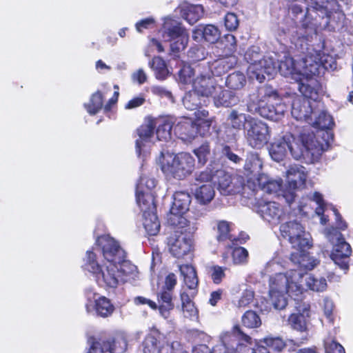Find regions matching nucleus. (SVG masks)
<instances>
[{
  "mask_svg": "<svg viewBox=\"0 0 353 353\" xmlns=\"http://www.w3.org/2000/svg\"><path fill=\"white\" fill-rule=\"evenodd\" d=\"M321 135L324 140L323 143L319 142L311 132H302L298 139L285 135L271 144L270 155L274 161L279 162L284 159L289 150L294 159H303L306 163H313L318 161L323 152L329 148L331 134L321 132Z\"/></svg>",
  "mask_w": 353,
  "mask_h": 353,
  "instance_id": "nucleus-1",
  "label": "nucleus"
},
{
  "mask_svg": "<svg viewBox=\"0 0 353 353\" xmlns=\"http://www.w3.org/2000/svg\"><path fill=\"white\" fill-rule=\"evenodd\" d=\"M302 274L296 270H290L285 273H279L270 279L269 294L270 301L275 309L283 310L288 304V296L294 300L302 294L303 287L299 284Z\"/></svg>",
  "mask_w": 353,
  "mask_h": 353,
  "instance_id": "nucleus-2",
  "label": "nucleus"
},
{
  "mask_svg": "<svg viewBox=\"0 0 353 353\" xmlns=\"http://www.w3.org/2000/svg\"><path fill=\"white\" fill-rule=\"evenodd\" d=\"M286 108L277 92L269 86H264L257 93L251 94L248 103L250 112L258 113L262 117L273 121L279 120Z\"/></svg>",
  "mask_w": 353,
  "mask_h": 353,
  "instance_id": "nucleus-3",
  "label": "nucleus"
},
{
  "mask_svg": "<svg viewBox=\"0 0 353 353\" xmlns=\"http://www.w3.org/2000/svg\"><path fill=\"white\" fill-rule=\"evenodd\" d=\"M97 248L87 251L85 256V268L95 275L97 281L101 285L115 288L123 282L124 278L119 272L117 263H105L101 265L97 261Z\"/></svg>",
  "mask_w": 353,
  "mask_h": 353,
  "instance_id": "nucleus-4",
  "label": "nucleus"
},
{
  "mask_svg": "<svg viewBox=\"0 0 353 353\" xmlns=\"http://www.w3.org/2000/svg\"><path fill=\"white\" fill-rule=\"evenodd\" d=\"M253 48L248 50L245 55V59L250 63L248 72L251 79H256L259 82H263L266 78L273 79L278 72V60L276 55H267L262 59L257 61L259 54Z\"/></svg>",
  "mask_w": 353,
  "mask_h": 353,
  "instance_id": "nucleus-5",
  "label": "nucleus"
},
{
  "mask_svg": "<svg viewBox=\"0 0 353 353\" xmlns=\"http://www.w3.org/2000/svg\"><path fill=\"white\" fill-rule=\"evenodd\" d=\"M161 170L167 176L183 179L190 175L194 168V159L188 153L176 155L170 152H161Z\"/></svg>",
  "mask_w": 353,
  "mask_h": 353,
  "instance_id": "nucleus-6",
  "label": "nucleus"
},
{
  "mask_svg": "<svg viewBox=\"0 0 353 353\" xmlns=\"http://www.w3.org/2000/svg\"><path fill=\"white\" fill-rule=\"evenodd\" d=\"M331 0H309L303 26L316 30L329 23L330 12L327 5Z\"/></svg>",
  "mask_w": 353,
  "mask_h": 353,
  "instance_id": "nucleus-7",
  "label": "nucleus"
},
{
  "mask_svg": "<svg viewBox=\"0 0 353 353\" xmlns=\"http://www.w3.org/2000/svg\"><path fill=\"white\" fill-rule=\"evenodd\" d=\"M282 236L287 239L294 249H309L312 246L311 236L303 225L296 221L286 222L280 226Z\"/></svg>",
  "mask_w": 353,
  "mask_h": 353,
  "instance_id": "nucleus-8",
  "label": "nucleus"
},
{
  "mask_svg": "<svg viewBox=\"0 0 353 353\" xmlns=\"http://www.w3.org/2000/svg\"><path fill=\"white\" fill-rule=\"evenodd\" d=\"M326 236L332 243H336L331 254L332 260L342 270H347L348 258L352 253L350 244L345 241L342 234L336 229L328 230Z\"/></svg>",
  "mask_w": 353,
  "mask_h": 353,
  "instance_id": "nucleus-9",
  "label": "nucleus"
},
{
  "mask_svg": "<svg viewBox=\"0 0 353 353\" xmlns=\"http://www.w3.org/2000/svg\"><path fill=\"white\" fill-rule=\"evenodd\" d=\"M187 229L176 230L168 239V245L171 254L177 258L182 259L188 255L192 250L193 243L190 233L195 230L194 227Z\"/></svg>",
  "mask_w": 353,
  "mask_h": 353,
  "instance_id": "nucleus-10",
  "label": "nucleus"
},
{
  "mask_svg": "<svg viewBox=\"0 0 353 353\" xmlns=\"http://www.w3.org/2000/svg\"><path fill=\"white\" fill-rule=\"evenodd\" d=\"M244 136L248 144L256 149L263 147L270 138L267 124L254 118L245 127Z\"/></svg>",
  "mask_w": 353,
  "mask_h": 353,
  "instance_id": "nucleus-11",
  "label": "nucleus"
},
{
  "mask_svg": "<svg viewBox=\"0 0 353 353\" xmlns=\"http://www.w3.org/2000/svg\"><path fill=\"white\" fill-rule=\"evenodd\" d=\"M163 37L167 41L170 42V48L172 52H179L185 48L188 41V34L180 24L166 19L163 26Z\"/></svg>",
  "mask_w": 353,
  "mask_h": 353,
  "instance_id": "nucleus-12",
  "label": "nucleus"
},
{
  "mask_svg": "<svg viewBox=\"0 0 353 353\" xmlns=\"http://www.w3.org/2000/svg\"><path fill=\"white\" fill-rule=\"evenodd\" d=\"M97 246L100 249L105 263H121L126 258L125 250L119 243L108 235L101 236L97 240Z\"/></svg>",
  "mask_w": 353,
  "mask_h": 353,
  "instance_id": "nucleus-13",
  "label": "nucleus"
},
{
  "mask_svg": "<svg viewBox=\"0 0 353 353\" xmlns=\"http://www.w3.org/2000/svg\"><path fill=\"white\" fill-rule=\"evenodd\" d=\"M173 198L170 221L173 225H185L188 221L182 215L189 210L191 197L188 192L179 191L174 193Z\"/></svg>",
  "mask_w": 353,
  "mask_h": 353,
  "instance_id": "nucleus-14",
  "label": "nucleus"
},
{
  "mask_svg": "<svg viewBox=\"0 0 353 353\" xmlns=\"http://www.w3.org/2000/svg\"><path fill=\"white\" fill-rule=\"evenodd\" d=\"M192 88L201 97H212L216 93V92L219 91L221 85L214 76L210 74H201L193 81Z\"/></svg>",
  "mask_w": 353,
  "mask_h": 353,
  "instance_id": "nucleus-15",
  "label": "nucleus"
},
{
  "mask_svg": "<svg viewBox=\"0 0 353 353\" xmlns=\"http://www.w3.org/2000/svg\"><path fill=\"white\" fill-rule=\"evenodd\" d=\"M263 162L259 156L256 153H250L248 155L244 165L245 174L247 176V184L245 187H248L253 191L256 190V178L262 175Z\"/></svg>",
  "mask_w": 353,
  "mask_h": 353,
  "instance_id": "nucleus-16",
  "label": "nucleus"
},
{
  "mask_svg": "<svg viewBox=\"0 0 353 353\" xmlns=\"http://www.w3.org/2000/svg\"><path fill=\"white\" fill-rule=\"evenodd\" d=\"M256 212L265 221L273 224L278 223L283 216L282 207L274 201L258 203Z\"/></svg>",
  "mask_w": 353,
  "mask_h": 353,
  "instance_id": "nucleus-17",
  "label": "nucleus"
},
{
  "mask_svg": "<svg viewBox=\"0 0 353 353\" xmlns=\"http://www.w3.org/2000/svg\"><path fill=\"white\" fill-rule=\"evenodd\" d=\"M312 124L316 128H319L321 130H319L316 132V134L314 133L313 132L309 131V130H304L303 132H311L313 133L316 139L319 142H324V140L323 137L321 135V132H329L331 134V138L329 141V145H330L331 141L333 139L332 134L328 131V130H324L325 129H330L334 125V121L332 117L327 114L325 111H321L318 116L316 114V113L314 112L312 115V121L310 123Z\"/></svg>",
  "mask_w": 353,
  "mask_h": 353,
  "instance_id": "nucleus-18",
  "label": "nucleus"
},
{
  "mask_svg": "<svg viewBox=\"0 0 353 353\" xmlns=\"http://www.w3.org/2000/svg\"><path fill=\"white\" fill-rule=\"evenodd\" d=\"M176 135L185 142L192 141L198 134V126L192 119L183 118L174 128Z\"/></svg>",
  "mask_w": 353,
  "mask_h": 353,
  "instance_id": "nucleus-19",
  "label": "nucleus"
},
{
  "mask_svg": "<svg viewBox=\"0 0 353 353\" xmlns=\"http://www.w3.org/2000/svg\"><path fill=\"white\" fill-rule=\"evenodd\" d=\"M212 183L217 185V189L223 195H229L238 192L239 187H235L232 182V176L223 170L215 172Z\"/></svg>",
  "mask_w": 353,
  "mask_h": 353,
  "instance_id": "nucleus-20",
  "label": "nucleus"
},
{
  "mask_svg": "<svg viewBox=\"0 0 353 353\" xmlns=\"http://www.w3.org/2000/svg\"><path fill=\"white\" fill-rule=\"evenodd\" d=\"M313 114L308 99L296 98L294 100L292 104V114L296 120H305L310 123L312 121Z\"/></svg>",
  "mask_w": 353,
  "mask_h": 353,
  "instance_id": "nucleus-21",
  "label": "nucleus"
},
{
  "mask_svg": "<svg viewBox=\"0 0 353 353\" xmlns=\"http://www.w3.org/2000/svg\"><path fill=\"white\" fill-rule=\"evenodd\" d=\"M286 177L291 188L294 190L304 188L307 178V172L303 166L294 165L286 171Z\"/></svg>",
  "mask_w": 353,
  "mask_h": 353,
  "instance_id": "nucleus-22",
  "label": "nucleus"
},
{
  "mask_svg": "<svg viewBox=\"0 0 353 353\" xmlns=\"http://www.w3.org/2000/svg\"><path fill=\"white\" fill-rule=\"evenodd\" d=\"M296 307L299 313L291 314L288 319V322L292 329L305 333L304 337L302 339L305 341L307 339V334L305 314L308 316L309 305L303 304L302 307L301 306Z\"/></svg>",
  "mask_w": 353,
  "mask_h": 353,
  "instance_id": "nucleus-23",
  "label": "nucleus"
},
{
  "mask_svg": "<svg viewBox=\"0 0 353 353\" xmlns=\"http://www.w3.org/2000/svg\"><path fill=\"white\" fill-rule=\"evenodd\" d=\"M295 251L291 254L290 260L294 264L299 265L301 269L305 270H312L318 263L316 259L312 257L307 252V249H294Z\"/></svg>",
  "mask_w": 353,
  "mask_h": 353,
  "instance_id": "nucleus-24",
  "label": "nucleus"
},
{
  "mask_svg": "<svg viewBox=\"0 0 353 353\" xmlns=\"http://www.w3.org/2000/svg\"><path fill=\"white\" fill-rule=\"evenodd\" d=\"M282 180L281 179H272L265 174L259 175L256 178V188L268 194H276L281 190Z\"/></svg>",
  "mask_w": 353,
  "mask_h": 353,
  "instance_id": "nucleus-25",
  "label": "nucleus"
},
{
  "mask_svg": "<svg viewBox=\"0 0 353 353\" xmlns=\"http://www.w3.org/2000/svg\"><path fill=\"white\" fill-rule=\"evenodd\" d=\"M303 63L304 69L302 76L316 74L319 72V67L323 65L321 53L317 51L309 52L304 58Z\"/></svg>",
  "mask_w": 353,
  "mask_h": 353,
  "instance_id": "nucleus-26",
  "label": "nucleus"
},
{
  "mask_svg": "<svg viewBox=\"0 0 353 353\" xmlns=\"http://www.w3.org/2000/svg\"><path fill=\"white\" fill-rule=\"evenodd\" d=\"M165 344L163 336L159 332H154L148 335L143 341V353H163Z\"/></svg>",
  "mask_w": 353,
  "mask_h": 353,
  "instance_id": "nucleus-27",
  "label": "nucleus"
},
{
  "mask_svg": "<svg viewBox=\"0 0 353 353\" xmlns=\"http://www.w3.org/2000/svg\"><path fill=\"white\" fill-rule=\"evenodd\" d=\"M176 11H179L181 17L190 24L197 21L203 14V8L201 5L183 3L177 8Z\"/></svg>",
  "mask_w": 353,
  "mask_h": 353,
  "instance_id": "nucleus-28",
  "label": "nucleus"
},
{
  "mask_svg": "<svg viewBox=\"0 0 353 353\" xmlns=\"http://www.w3.org/2000/svg\"><path fill=\"white\" fill-rule=\"evenodd\" d=\"M156 124L157 123L154 119L148 118L145 123L143 124L137 129L139 139L136 141V149L139 154H141V148L143 145V142L149 141L152 137Z\"/></svg>",
  "mask_w": 353,
  "mask_h": 353,
  "instance_id": "nucleus-29",
  "label": "nucleus"
},
{
  "mask_svg": "<svg viewBox=\"0 0 353 353\" xmlns=\"http://www.w3.org/2000/svg\"><path fill=\"white\" fill-rule=\"evenodd\" d=\"M278 71L281 75L290 77L296 81L301 80L302 76V71L296 68L294 59L290 57H285L284 59L281 61L278 64Z\"/></svg>",
  "mask_w": 353,
  "mask_h": 353,
  "instance_id": "nucleus-30",
  "label": "nucleus"
},
{
  "mask_svg": "<svg viewBox=\"0 0 353 353\" xmlns=\"http://www.w3.org/2000/svg\"><path fill=\"white\" fill-rule=\"evenodd\" d=\"M216 92L212 97L216 107L232 106L236 104L239 101L238 97L233 92L224 90L221 85L219 91Z\"/></svg>",
  "mask_w": 353,
  "mask_h": 353,
  "instance_id": "nucleus-31",
  "label": "nucleus"
},
{
  "mask_svg": "<svg viewBox=\"0 0 353 353\" xmlns=\"http://www.w3.org/2000/svg\"><path fill=\"white\" fill-rule=\"evenodd\" d=\"M253 119L254 118L249 115L239 112L236 110H232L228 116L227 122L231 128L239 131L242 128L245 129V127L248 125L250 120Z\"/></svg>",
  "mask_w": 353,
  "mask_h": 353,
  "instance_id": "nucleus-32",
  "label": "nucleus"
},
{
  "mask_svg": "<svg viewBox=\"0 0 353 353\" xmlns=\"http://www.w3.org/2000/svg\"><path fill=\"white\" fill-rule=\"evenodd\" d=\"M158 297L159 313L163 318L168 319L170 316V312L174 307V303L172 301V292L163 290L159 294Z\"/></svg>",
  "mask_w": 353,
  "mask_h": 353,
  "instance_id": "nucleus-33",
  "label": "nucleus"
},
{
  "mask_svg": "<svg viewBox=\"0 0 353 353\" xmlns=\"http://www.w3.org/2000/svg\"><path fill=\"white\" fill-rule=\"evenodd\" d=\"M137 201L143 214L156 211L154 196L152 192H137Z\"/></svg>",
  "mask_w": 353,
  "mask_h": 353,
  "instance_id": "nucleus-34",
  "label": "nucleus"
},
{
  "mask_svg": "<svg viewBox=\"0 0 353 353\" xmlns=\"http://www.w3.org/2000/svg\"><path fill=\"white\" fill-rule=\"evenodd\" d=\"M180 297L181 301V310L183 316L191 320L197 319L198 310L189 295L185 292H181Z\"/></svg>",
  "mask_w": 353,
  "mask_h": 353,
  "instance_id": "nucleus-35",
  "label": "nucleus"
},
{
  "mask_svg": "<svg viewBox=\"0 0 353 353\" xmlns=\"http://www.w3.org/2000/svg\"><path fill=\"white\" fill-rule=\"evenodd\" d=\"M143 224L149 235H157L160 230V223L156 214V211L143 214Z\"/></svg>",
  "mask_w": 353,
  "mask_h": 353,
  "instance_id": "nucleus-36",
  "label": "nucleus"
},
{
  "mask_svg": "<svg viewBox=\"0 0 353 353\" xmlns=\"http://www.w3.org/2000/svg\"><path fill=\"white\" fill-rule=\"evenodd\" d=\"M179 270L187 287L191 290L195 289L199 281L194 268L189 265H183L179 266Z\"/></svg>",
  "mask_w": 353,
  "mask_h": 353,
  "instance_id": "nucleus-37",
  "label": "nucleus"
},
{
  "mask_svg": "<svg viewBox=\"0 0 353 353\" xmlns=\"http://www.w3.org/2000/svg\"><path fill=\"white\" fill-rule=\"evenodd\" d=\"M215 192L211 183L201 185L195 190V197L202 204L210 202Z\"/></svg>",
  "mask_w": 353,
  "mask_h": 353,
  "instance_id": "nucleus-38",
  "label": "nucleus"
},
{
  "mask_svg": "<svg viewBox=\"0 0 353 353\" xmlns=\"http://www.w3.org/2000/svg\"><path fill=\"white\" fill-rule=\"evenodd\" d=\"M150 67L154 70L155 77L159 80H164L169 75L165 61L160 57H155L149 62Z\"/></svg>",
  "mask_w": 353,
  "mask_h": 353,
  "instance_id": "nucleus-39",
  "label": "nucleus"
},
{
  "mask_svg": "<svg viewBox=\"0 0 353 353\" xmlns=\"http://www.w3.org/2000/svg\"><path fill=\"white\" fill-rule=\"evenodd\" d=\"M117 265L119 274L124 278L123 282L127 281L131 278L134 279L138 274L137 267L129 261L125 260V259L121 261V263H117Z\"/></svg>",
  "mask_w": 353,
  "mask_h": 353,
  "instance_id": "nucleus-40",
  "label": "nucleus"
},
{
  "mask_svg": "<svg viewBox=\"0 0 353 353\" xmlns=\"http://www.w3.org/2000/svg\"><path fill=\"white\" fill-rule=\"evenodd\" d=\"M103 345L110 353H123L127 347V342L123 336H118L112 342L104 341Z\"/></svg>",
  "mask_w": 353,
  "mask_h": 353,
  "instance_id": "nucleus-41",
  "label": "nucleus"
},
{
  "mask_svg": "<svg viewBox=\"0 0 353 353\" xmlns=\"http://www.w3.org/2000/svg\"><path fill=\"white\" fill-rule=\"evenodd\" d=\"M305 282L306 286L310 290L314 292H322L327 288L326 280L323 277H316L314 275L309 274L305 278Z\"/></svg>",
  "mask_w": 353,
  "mask_h": 353,
  "instance_id": "nucleus-42",
  "label": "nucleus"
},
{
  "mask_svg": "<svg viewBox=\"0 0 353 353\" xmlns=\"http://www.w3.org/2000/svg\"><path fill=\"white\" fill-rule=\"evenodd\" d=\"M95 310L98 315L106 317L113 312L114 306L106 297L101 296L96 300Z\"/></svg>",
  "mask_w": 353,
  "mask_h": 353,
  "instance_id": "nucleus-43",
  "label": "nucleus"
},
{
  "mask_svg": "<svg viewBox=\"0 0 353 353\" xmlns=\"http://www.w3.org/2000/svg\"><path fill=\"white\" fill-rule=\"evenodd\" d=\"M245 83L244 74L240 72H235L229 74L227 77L226 85L233 90H239L243 87Z\"/></svg>",
  "mask_w": 353,
  "mask_h": 353,
  "instance_id": "nucleus-44",
  "label": "nucleus"
},
{
  "mask_svg": "<svg viewBox=\"0 0 353 353\" xmlns=\"http://www.w3.org/2000/svg\"><path fill=\"white\" fill-rule=\"evenodd\" d=\"M103 107V96L99 91L94 93L85 108L90 114H97Z\"/></svg>",
  "mask_w": 353,
  "mask_h": 353,
  "instance_id": "nucleus-45",
  "label": "nucleus"
},
{
  "mask_svg": "<svg viewBox=\"0 0 353 353\" xmlns=\"http://www.w3.org/2000/svg\"><path fill=\"white\" fill-rule=\"evenodd\" d=\"M199 96L200 94L195 92L194 90L192 92L186 93L183 99L185 108L190 110H197L201 104Z\"/></svg>",
  "mask_w": 353,
  "mask_h": 353,
  "instance_id": "nucleus-46",
  "label": "nucleus"
},
{
  "mask_svg": "<svg viewBox=\"0 0 353 353\" xmlns=\"http://www.w3.org/2000/svg\"><path fill=\"white\" fill-rule=\"evenodd\" d=\"M172 123L171 121L165 120L161 124L158 125L157 130V137L159 141H168L171 139V130Z\"/></svg>",
  "mask_w": 353,
  "mask_h": 353,
  "instance_id": "nucleus-47",
  "label": "nucleus"
},
{
  "mask_svg": "<svg viewBox=\"0 0 353 353\" xmlns=\"http://www.w3.org/2000/svg\"><path fill=\"white\" fill-rule=\"evenodd\" d=\"M242 323L247 327L254 328L261 325V321L255 312L249 310L242 316Z\"/></svg>",
  "mask_w": 353,
  "mask_h": 353,
  "instance_id": "nucleus-48",
  "label": "nucleus"
},
{
  "mask_svg": "<svg viewBox=\"0 0 353 353\" xmlns=\"http://www.w3.org/2000/svg\"><path fill=\"white\" fill-rule=\"evenodd\" d=\"M194 75V69L189 65H183L178 73L179 81L183 84L192 83Z\"/></svg>",
  "mask_w": 353,
  "mask_h": 353,
  "instance_id": "nucleus-49",
  "label": "nucleus"
},
{
  "mask_svg": "<svg viewBox=\"0 0 353 353\" xmlns=\"http://www.w3.org/2000/svg\"><path fill=\"white\" fill-rule=\"evenodd\" d=\"M195 117L196 119V124L197 126H203L207 129H209L213 121L212 118H208V112L204 109L197 110L194 112Z\"/></svg>",
  "mask_w": 353,
  "mask_h": 353,
  "instance_id": "nucleus-50",
  "label": "nucleus"
},
{
  "mask_svg": "<svg viewBox=\"0 0 353 353\" xmlns=\"http://www.w3.org/2000/svg\"><path fill=\"white\" fill-rule=\"evenodd\" d=\"M231 64H230L228 59L222 58L218 60H216L211 66L212 72H214L216 75L220 76L223 73H225L228 71V69L231 68Z\"/></svg>",
  "mask_w": 353,
  "mask_h": 353,
  "instance_id": "nucleus-51",
  "label": "nucleus"
},
{
  "mask_svg": "<svg viewBox=\"0 0 353 353\" xmlns=\"http://www.w3.org/2000/svg\"><path fill=\"white\" fill-rule=\"evenodd\" d=\"M204 28V39L211 43H214L220 38L219 29L213 25H207Z\"/></svg>",
  "mask_w": 353,
  "mask_h": 353,
  "instance_id": "nucleus-52",
  "label": "nucleus"
},
{
  "mask_svg": "<svg viewBox=\"0 0 353 353\" xmlns=\"http://www.w3.org/2000/svg\"><path fill=\"white\" fill-rule=\"evenodd\" d=\"M226 268L219 265H212L209 268L208 272L212 281L215 284H219L225 276V271Z\"/></svg>",
  "mask_w": 353,
  "mask_h": 353,
  "instance_id": "nucleus-53",
  "label": "nucleus"
},
{
  "mask_svg": "<svg viewBox=\"0 0 353 353\" xmlns=\"http://www.w3.org/2000/svg\"><path fill=\"white\" fill-rule=\"evenodd\" d=\"M208 52L205 48L200 46H195L191 48L188 51V57L192 61H199L205 59Z\"/></svg>",
  "mask_w": 353,
  "mask_h": 353,
  "instance_id": "nucleus-54",
  "label": "nucleus"
},
{
  "mask_svg": "<svg viewBox=\"0 0 353 353\" xmlns=\"http://www.w3.org/2000/svg\"><path fill=\"white\" fill-rule=\"evenodd\" d=\"M156 186V181L154 179L147 176H141L137 185V192H152Z\"/></svg>",
  "mask_w": 353,
  "mask_h": 353,
  "instance_id": "nucleus-55",
  "label": "nucleus"
},
{
  "mask_svg": "<svg viewBox=\"0 0 353 353\" xmlns=\"http://www.w3.org/2000/svg\"><path fill=\"white\" fill-rule=\"evenodd\" d=\"M232 256L234 264H243L247 261L248 252L245 248L238 247L232 250Z\"/></svg>",
  "mask_w": 353,
  "mask_h": 353,
  "instance_id": "nucleus-56",
  "label": "nucleus"
},
{
  "mask_svg": "<svg viewBox=\"0 0 353 353\" xmlns=\"http://www.w3.org/2000/svg\"><path fill=\"white\" fill-rule=\"evenodd\" d=\"M325 353H345L343 347L336 341L327 338L324 340Z\"/></svg>",
  "mask_w": 353,
  "mask_h": 353,
  "instance_id": "nucleus-57",
  "label": "nucleus"
},
{
  "mask_svg": "<svg viewBox=\"0 0 353 353\" xmlns=\"http://www.w3.org/2000/svg\"><path fill=\"white\" fill-rule=\"evenodd\" d=\"M194 152L198 158L199 163L204 165L208 160V155L210 154V146L208 143H205L199 148L195 149Z\"/></svg>",
  "mask_w": 353,
  "mask_h": 353,
  "instance_id": "nucleus-58",
  "label": "nucleus"
},
{
  "mask_svg": "<svg viewBox=\"0 0 353 353\" xmlns=\"http://www.w3.org/2000/svg\"><path fill=\"white\" fill-rule=\"evenodd\" d=\"M264 343L268 347H269V348L278 352L281 351L285 346V344L283 342V341L279 337L266 338L264 339Z\"/></svg>",
  "mask_w": 353,
  "mask_h": 353,
  "instance_id": "nucleus-59",
  "label": "nucleus"
},
{
  "mask_svg": "<svg viewBox=\"0 0 353 353\" xmlns=\"http://www.w3.org/2000/svg\"><path fill=\"white\" fill-rule=\"evenodd\" d=\"M254 292L251 290H245L236 304L238 307H245L249 305L254 299Z\"/></svg>",
  "mask_w": 353,
  "mask_h": 353,
  "instance_id": "nucleus-60",
  "label": "nucleus"
},
{
  "mask_svg": "<svg viewBox=\"0 0 353 353\" xmlns=\"http://www.w3.org/2000/svg\"><path fill=\"white\" fill-rule=\"evenodd\" d=\"M224 21L225 28L230 31L236 30L239 23L237 16L232 12H228L225 16Z\"/></svg>",
  "mask_w": 353,
  "mask_h": 353,
  "instance_id": "nucleus-61",
  "label": "nucleus"
},
{
  "mask_svg": "<svg viewBox=\"0 0 353 353\" xmlns=\"http://www.w3.org/2000/svg\"><path fill=\"white\" fill-rule=\"evenodd\" d=\"M230 225L229 223L225 221H220L218 223V232L217 239L224 241L228 238H230Z\"/></svg>",
  "mask_w": 353,
  "mask_h": 353,
  "instance_id": "nucleus-62",
  "label": "nucleus"
},
{
  "mask_svg": "<svg viewBox=\"0 0 353 353\" xmlns=\"http://www.w3.org/2000/svg\"><path fill=\"white\" fill-rule=\"evenodd\" d=\"M323 309L326 318L330 322H332V312L334 310V303L332 301L327 298L324 299Z\"/></svg>",
  "mask_w": 353,
  "mask_h": 353,
  "instance_id": "nucleus-63",
  "label": "nucleus"
},
{
  "mask_svg": "<svg viewBox=\"0 0 353 353\" xmlns=\"http://www.w3.org/2000/svg\"><path fill=\"white\" fill-rule=\"evenodd\" d=\"M132 80L134 82L138 83L139 85L143 84L148 80V76L145 72L140 68L132 74Z\"/></svg>",
  "mask_w": 353,
  "mask_h": 353,
  "instance_id": "nucleus-64",
  "label": "nucleus"
}]
</instances>
